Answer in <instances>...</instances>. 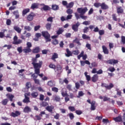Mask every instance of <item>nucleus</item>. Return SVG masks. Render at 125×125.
<instances>
[{
  "instance_id": "nucleus-1",
  "label": "nucleus",
  "mask_w": 125,
  "mask_h": 125,
  "mask_svg": "<svg viewBox=\"0 0 125 125\" xmlns=\"http://www.w3.org/2000/svg\"><path fill=\"white\" fill-rule=\"evenodd\" d=\"M26 47L23 49V51L24 53H29L32 51V50L31 49V47H32V43H31V42H27L26 43Z\"/></svg>"
},
{
  "instance_id": "nucleus-2",
  "label": "nucleus",
  "mask_w": 125,
  "mask_h": 125,
  "mask_svg": "<svg viewBox=\"0 0 125 125\" xmlns=\"http://www.w3.org/2000/svg\"><path fill=\"white\" fill-rule=\"evenodd\" d=\"M42 36L45 38L46 42H50L51 41V39H50V35L47 31H42Z\"/></svg>"
},
{
  "instance_id": "nucleus-3",
  "label": "nucleus",
  "mask_w": 125,
  "mask_h": 125,
  "mask_svg": "<svg viewBox=\"0 0 125 125\" xmlns=\"http://www.w3.org/2000/svg\"><path fill=\"white\" fill-rule=\"evenodd\" d=\"M23 42L22 40L18 39L17 36H14L13 38V44H20Z\"/></svg>"
},
{
  "instance_id": "nucleus-4",
  "label": "nucleus",
  "mask_w": 125,
  "mask_h": 125,
  "mask_svg": "<svg viewBox=\"0 0 125 125\" xmlns=\"http://www.w3.org/2000/svg\"><path fill=\"white\" fill-rule=\"evenodd\" d=\"M88 10L87 9V8L84 7L83 8H78L77 9V12H79L80 14V15H83L86 11H87Z\"/></svg>"
},
{
  "instance_id": "nucleus-5",
  "label": "nucleus",
  "mask_w": 125,
  "mask_h": 125,
  "mask_svg": "<svg viewBox=\"0 0 125 125\" xmlns=\"http://www.w3.org/2000/svg\"><path fill=\"white\" fill-rule=\"evenodd\" d=\"M81 25L80 22H78L76 24H73L72 26V29L74 32H78L79 30V26Z\"/></svg>"
},
{
  "instance_id": "nucleus-6",
  "label": "nucleus",
  "mask_w": 125,
  "mask_h": 125,
  "mask_svg": "<svg viewBox=\"0 0 125 125\" xmlns=\"http://www.w3.org/2000/svg\"><path fill=\"white\" fill-rule=\"evenodd\" d=\"M106 63H108V64H110L111 65L118 64L119 63V61L118 60L111 59L108 61H105Z\"/></svg>"
},
{
  "instance_id": "nucleus-7",
  "label": "nucleus",
  "mask_w": 125,
  "mask_h": 125,
  "mask_svg": "<svg viewBox=\"0 0 125 125\" xmlns=\"http://www.w3.org/2000/svg\"><path fill=\"white\" fill-rule=\"evenodd\" d=\"M33 67L34 69H40L42 68V62H40L39 63H33Z\"/></svg>"
},
{
  "instance_id": "nucleus-8",
  "label": "nucleus",
  "mask_w": 125,
  "mask_h": 125,
  "mask_svg": "<svg viewBox=\"0 0 125 125\" xmlns=\"http://www.w3.org/2000/svg\"><path fill=\"white\" fill-rule=\"evenodd\" d=\"M102 86H103V87H105V88H106L107 89H111V88L114 87V85L112 83H110L109 85L102 83Z\"/></svg>"
},
{
  "instance_id": "nucleus-9",
  "label": "nucleus",
  "mask_w": 125,
  "mask_h": 125,
  "mask_svg": "<svg viewBox=\"0 0 125 125\" xmlns=\"http://www.w3.org/2000/svg\"><path fill=\"white\" fill-rule=\"evenodd\" d=\"M53 100L56 102H60L61 98L59 96L55 95L53 96Z\"/></svg>"
},
{
  "instance_id": "nucleus-10",
  "label": "nucleus",
  "mask_w": 125,
  "mask_h": 125,
  "mask_svg": "<svg viewBox=\"0 0 125 125\" xmlns=\"http://www.w3.org/2000/svg\"><path fill=\"white\" fill-rule=\"evenodd\" d=\"M35 16V13H31V14H29L27 17V19L28 21H32L33 19H34V17Z\"/></svg>"
},
{
  "instance_id": "nucleus-11",
  "label": "nucleus",
  "mask_w": 125,
  "mask_h": 125,
  "mask_svg": "<svg viewBox=\"0 0 125 125\" xmlns=\"http://www.w3.org/2000/svg\"><path fill=\"white\" fill-rule=\"evenodd\" d=\"M66 54H65V55L66 57H70V56H72L73 55V53L69 49L67 48L66 49Z\"/></svg>"
},
{
  "instance_id": "nucleus-12",
  "label": "nucleus",
  "mask_w": 125,
  "mask_h": 125,
  "mask_svg": "<svg viewBox=\"0 0 125 125\" xmlns=\"http://www.w3.org/2000/svg\"><path fill=\"white\" fill-rule=\"evenodd\" d=\"M117 12L118 14H121L124 12V9L121 6L117 7Z\"/></svg>"
},
{
  "instance_id": "nucleus-13",
  "label": "nucleus",
  "mask_w": 125,
  "mask_h": 125,
  "mask_svg": "<svg viewBox=\"0 0 125 125\" xmlns=\"http://www.w3.org/2000/svg\"><path fill=\"white\" fill-rule=\"evenodd\" d=\"M20 112L18 111H16L15 113L12 112L11 114V117H13L14 118H15L16 117H18V116H20Z\"/></svg>"
},
{
  "instance_id": "nucleus-14",
  "label": "nucleus",
  "mask_w": 125,
  "mask_h": 125,
  "mask_svg": "<svg viewBox=\"0 0 125 125\" xmlns=\"http://www.w3.org/2000/svg\"><path fill=\"white\" fill-rule=\"evenodd\" d=\"M45 109L48 112H52V111H53V109H54V106H53V105H48L45 107Z\"/></svg>"
},
{
  "instance_id": "nucleus-15",
  "label": "nucleus",
  "mask_w": 125,
  "mask_h": 125,
  "mask_svg": "<svg viewBox=\"0 0 125 125\" xmlns=\"http://www.w3.org/2000/svg\"><path fill=\"white\" fill-rule=\"evenodd\" d=\"M95 108H96V106H95V101H93L91 104L90 109L92 111H94V110H95Z\"/></svg>"
},
{
  "instance_id": "nucleus-16",
  "label": "nucleus",
  "mask_w": 125,
  "mask_h": 125,
  "mask_svg": "<svg viewBox=\"0 0 125 125\" xmlns=\"http://www.w3.org/2000/svg\"><path fill=\"white\" fill-rule=\"evenodd\" d=\"M14 30L17 32L18 34H20L21 33V31H22V29L20 28V27H18V26H14Z\"/></svg>"
},
{
  "instance_id": "nucleus-17",
  "label": "nucleus",
  "mask_w": 125,
  "mask_h": 125,
  "mask_svg": "<svg viewBox=\"0 0 125 125\" xmlns=\"http://www.w3.org/2000/svg\"><path fill=\"white\" fill-rule=\"evenodd\" d=\"M101 7L102 9H104L105 10L106 9H108L109 8V6L107 5V4H105V3H103L101 4Z\"/></svg>"
},
{
  "instance_id": "nucleus-18",
  "label": "nucleus",
  "mask_w": 125,
  "mask_h": 125,
  "mask_svg": "<svg viewBox=\"0 0 125 125\" xmlns=\"http://www.w3.org/2000/svg\"><path fill=\"white\" fill-rule=\"evenodd\" d=\"M39 8V3H32L31 6V9H35L36 8Z\"/></svg>"
},
{
  "instance_id": "nucleus-19",
  "label": "nucleus",
  "mask_w": 125,
  "mask_h": 125,
  "mask_svg": "<svg viewBox=\"0 0 125 125\" xmlns=\"http://www.w3.org/2000/svg\"><path fill=\"white\" fill-rule=\"evenodd\" d=\"M31 108L28 106H25L23 109V112L24 113H29V112H31Z\"/></svg>"
},
{
  "instance_id": "nucleus-20",
  "label": "nucleus",
  "mask_w": 125,
  "mask_h": 125,
  "mask_svg": "<svg viewBox=\"0 0 125 125\" xmlns=\"http://www.w3.org/2000/svg\"><path fill=\"white\" fill-rule=\"evenodd\" d=\"M114 121H115L116 123L122 122V116H119L116 118H113Z\"/></svg>"
},
{
  "instance_id": "nucleus-21",
  "label": "nucleus",
  "mask_w": 125,
  "mask_h": 125,
  "mask_svg": "<svg viewBox=\"0 0 125 125\" xmlns=\"http://www.w3.org/2000/svg\"><path fill=\"white\" fill-rule=\"evenodd\" d=\"M98 80V75L97 74H95L92 77V81L93 82V83H95L96 82H97Z\"/></svg>"
},
{
  "instance_id": "nucleus-22",
  "label": "nucleus",
  "mask_w": 125,
  "mask_h": 125,
  "mask_svg": "<svg viewBox=\"0 0 125 125\" xmlns=\"http://www.w3.org/2000/svg\"><path fill=\"white\" fill-rule=\"evenodd\" d=\"M31 95L33 98H37L39 96V93L37 92H33L31 93Z\"/></svg>"
},
{
  "instance_id": "nucleus-23",
  "label": "nucleus",
  "mask_w": 125,
  "mask_h": 125,
  "mask_svg": "<svg viewBox=\"0 0 125 125\" xmlns=\"http://www.w3.org/2000/svg\"><path fill=\"white\" fill-rule=\"evenodd\" d=\"M103 49L104 54H108L109 51H108V49H107V47H106V46H103Z\"/></svg>"
},
{
  "instance_id": "nucleus-24",
  "label": "nucleus",
  "mask_w": 125,
  "mask_h": 125,
  "mask_svg": "<svg viewBox=\"0 0 125 125\" xmlns=\"http://www.w3.org/2000/svg\"><path fill=\"white\" fill-rule=\"evenodd\" d=\"M25 99H23L22 102L23 103H29L30 102V98L28 97H24Z\"/></svg>"
},
{
  "instance_id": "nucleus-25",
  "label": "nucleus",
  "mask_w": 125,
  "mask_h": 125,
  "mask_svg": "<svg viewBox=\"0 0 125 125\" xmlns=\"http://www.w3.org/2000/svg\"><path fill=\"white\" fill-rule=\"evenodd\" d=\"M47 85H49V86H55V84L54 83V82L52 81H50L48 82Z\"/></svg>"
},
{
  "instance_id": "nucleus-26",
  "label": "nucleus",
  "mask_w": 125,
  "mask_h": 125,
  "mask_svg": "<svg viewBox=\"0 0 125 125\" xmlns=\"http://www.w3.org/2000/svg\"><path fill=\"white\" fill-rule=\"evenodd\" d=\"M52 9H53V10H58V9H59V6L56 4L52 5Z\"/></svg>"
},
{
  "instance_id": "nucleus-27",
  "label": "nucleus",
  "mask_w": 125,
  "mask_h": 125,
  "mask_svg": "<svg viewBox=\"0 0 125 125\" xmlns=\"http://www.w3.org/2000/svg\"><path fill=\"white\" fill-rule=\"evenodd\" d=\"M57 71L58 72H57V74H60L61 73H62V67L60 65L57 67Z\"/></svg>"
},
{
  "instance_id": "nucleus-28",
  "label": "nucleus",
  "mask_w": 125,
  "mask_h": 125,
  "mask_svg": "<svg viewBox=\"0 0 125 125\" xmlns=\"http://www.w3.org/2000/svg\"><path fill=\"white\" fill-rule=\"evenodd\" d=\"M84 95V93H83V92L82 91H80L78 92V95L77 96V98H80V97H82V96H83Z\"/></svg>"
},
{
  "instance_id": "nucleus-29",
  "label": "nucleus",
  "mask_w": 125,
  "mask_h": 125,
  "mask_svg": "<svg viewBox=\"0 0 125 125\" xmlns=\"http://www.w3.org/2000/svg\"><path fill=\"white\" fill-rule=\"evenodd\" d=\"M13 13L15 16L16 19H18V18H19V12H18V11H15Z\"/></svg>"
},
{
  "instance_id": "nucleus-30",
  "label": "nucleus",
  "mask_w": 125,
  "mask_h": 125,
  "mask_svg": "<svg viewBox=\"0 0 125 125\" xmlns=\"http://www.w3.org/2000/svg\"><path fill=\"white\" fill-rule=\"evenodd\" d=\"M6 96L7 98L10 99V101H12L13 98H14V96L12 94H7Z\"/></svg>"
},
{
  "instance_id": "nucleus-31",
  "label": "nucleus",
  "mask_w": 125,
  "mask_h": 125,
  "mask_svg": "<svg viewBox=\"0 0 125 125\" xmlns=\"http://www.w3.org/2000/svg\"><path fill=\"white\" fill-rule=\"evenodd\" d=\"M33 53H39V52H40V47H36L33 49Z\"/></svg>"
},
{
  "instance_id": "nucleus-32",
  "label": "nucleus",
  "mask_w": 125,
  "mask_h": 125,
  "mask_svg": "<svg viewBox=\"0 0 125 125\" xmlns=\"http://www.w3.org/2000/svg\"><path fill=\"white\" fill-rule=\"evenodd\" d=\"M74 6V2H70L68 4L66 5L67 8H72Z\"/></svg>"
},
{
  "instance_id": "nucleus-33",
  "label": "nucleus",
  "mask_w": 125,
  "mask_h": 125,
  "mask_svg": "<svg viewBox=\"0 0 125 125\" xmlns=\"http://www.w3.org/2000/svg\"><path fill=\"white\" fill-rule=\"evenodd\" d=\"M61 94L63 97H65V96H69L68 93H67V91L64 92V91H62Z\"/></svg>"
},
{
  "instance_id": "nucleus-34",
  "label": "nucleus",
  "mask_w": 125,
  "mask_h": 125,
  "mask_svg": "<svg viewBox=\"0 0 125 125\" xmlns=\"http://www.w3.org/2000/svg\"><path fill=\"white\" fill-rule=\"evenodd\" d=\"M58 58V54L56 53H54V54L52 56V60H55V59Z\"/></svg>"
},
{
  "instance_id": "nucleus-35",
  "label": "nucleus",
  "mask_w": 125,
  "mask_h": 125,
  "mask_svg": "<svg viewBox=\"0 0 125 125\" xmlns=\"http://www.w3.org/2000/svg\"><path fill=\"white\" fill-rule=\"evenodd\" d=\"M24 30L27 31L28 32H30L32 30V27L30 26H25Z\"/></svg>"
},
{
  "instance_id": "nucleus-36",
  "label": "nucleus",
  "mask_w": 125,
  "mask_h": 125,
  "mask_svg": "<svg viewBox=\"0 0 125 125\" xmlns=\"http://www.w3.org/2000/svg\"><path fill=\"white\" fill-rule=\"evenodd\" d=\"M82 38L83 40H89L90 39V37L85 34H83L82 35Z\"/></svg>"
},
{
  "instance_id": "nucleus-37",
  "label": "nucleus",
  "mask_w": 125,
  "mask_h": 125,
  "mask_svg": "<svg viewBox=\"0 0 125 125\" xmlns=\"http://www.w3.org/2000/svg\"><path fill=\"white\" fill-rule=\"evenodd\" d=\"M30 12L29 9H25L23 10L22 11V15H26V13H28V12Z\"/></svg>"
},
{
  "instance_id": "nucleus-38",
  "label": "nucleus",
  "mask_w": 125,
  "mask_h": 125,
  "mask_svg": "<svg viewBox=\"0 0 125 125\" xmlns=\"http://www.w3.org/2000/svg\"><path fill=\"white\" fill-rule=\"evenodd\" d=\"M107 71H109V72H111V73H113V72H115V71H116V69H115L114 67H110L107 69Z\"/></svg>"
},
{
  "instance_id": "nucleus-39",
  "label": "nucleus",
  "mask_w": 125,
  "mask_h": 125,
  "mask_svg": "<svg viewBox=\"0 0 125 125\" xmlns=\"http://www.w3.org/2000/svg\"><path fill=\"white\" fill-rule=\"evenodd\" d=\"M89 68L90 69H92L93 67H97V63H96L95 62H93L91 63V66H89Z\"/></svg>"
},
{
  "instance_id": "nucleus-40",
  "label": "nucleus",
  "mask_w": 125,
  "mask_h": 125,
  "mask_svg": "<svg viewBox=\"0 0 125 125\" xmlns=\"http://www.w3.org/2000/svg\"><path fill=\"white\" fill-rule=\"evenodd\" d=\"M8 102V100L7 99H4L2 101L1 103L2 105H6Z\"/></svg>"
},
{
  "instance_id": "nucleus-41",
  "label": "nucleus",
  "mask_w": 125,
  "mask_h": 125,
  "mask_svg": "<svg viewBox=\"0 0 125 125\" xmlns=\"http://www.w3.org/2000/svg\"><path fill=\"white\" fill-rule=\"evenodd\" d=\"M45 27L46 28L47 30H50L51 28V24L49 23L46 24Z\"/></svg>"
},
{
  "instance_id": "nucleus-42",
  "label": "nucleus",
  "mask_w": 125,
  "mask_h": 125,
  "mask_svg": "<svg viewBox=\"0 0 125 125\" xmlns=\"http://www.w3.org/2000/svg\"><path fill=\"white\" fill-rule=\"evenodd\" d=\"M67 116H69L70 120H73L74 118H75V116H74V114L70 113L67 115Z\"/></svg>"
},
{
  "instance_id": "nucleus-43",
  "label": "nucleus",
  "mask_w": 125,
  "mask_h": 125,
  "mask_svg": "<svg viewBox=\"0 0 125 125\" xmlns=\"http://www.w3.org/2000/svg\"><path fill=\"white\" fill-rule=\"evenodd\" d=\"M79 53H80L79 50L72 51V54H74V55H78Z\"/></svg>"
},
{
  "instance_id": "nucleus-44",
  "label": "nucleus",
  "mask_w": 125,
  "mask_h": 125,
  "mask_svg": "<svg viewBox=\"0 0 125 125\" xmlns=\"http://www.w3.org/2000/svg\"><path fill=\"white\" fill-rule=\"evenodd\" d=\"M99 34L100 36H103V35L105 34V31H104V30H99Z\"/></svg>"
},
{
  "instance_id": "nucleus-45",
  "label": "nucleus",
  "mask_w": 125,
  "mask_h": 125,
  "mask_svg": "<svg viewBox=\"0 0 125 125\" xmlns=\"http://www.w3.org/2000/svg\"><path fill=\"white\" fill-rule=\"evenodd\" d=\"M84 53V52H83V51H82L81 54L78 56V59H81V57H83V56Z\"/></svg>"
},
{
  "instance_id": "nucleus-46",
  "label": "nucleus",
  "mask_w": 125,
  "mask_h": 125,
  "mask_svg": "<svg viewBox=\"0 0 125 125\" xmlns=\"http://www.w3.org/2000/svg\"><path fill=\"white\" fill-rule=\"evenodd\" d=\"M47 21L48 22H51V23H52L53 22V18L52 17H49L47 19Z\"/></svg>"
},
{
  "instance_id": "nucleus-47",
  "label": "nucleus",
  "mask_w": 125,
  "mask_h": 125,
  "mask_svg": "<svg viewBox=\"0 0 125 125\" xmlns=\"http://www.w3.org/2000/svg\"><path fill=\"white\" fill-rule=\"evenodd\" d=\"M81 86V85H80V83L79 82H76L75 83V87L77 89H79Z\"/></svg>"
},
{
  "instance_id": "nucleus-48",
  "label": "nucleus",
  "mask_w": 125,
  "mask_h": 125,
  "mask_svg": "<svg viewBox=\"0 0 125 125\" xmlns=\"http://www.w3.org/2000/svg\"><path fill=\"white\" fill-rule=\"evenodd\" d=\"M68 109L71 112H74V111H76V109L75 108V107H74V106H69Z\"/></svg>"
},
{
  "instance_id": "nucleus-49",
  "label": "nucleus",
  "mask_w": 125,
  "mask_h": 125,
  "mask_svg": "<svg viewBox=\"0 0 125 125\" xmlns=\"http://www.w3.org/2000/svg\"><path fill=\"white\" fill-rule=\"evenodd\" d=\"M121 42L123 44H125V37L124 36H121Z\"/></svg>"
},
{
  "instance_id": "nucleus-50",
  "label": "nucleus",
  "mask_w": 125,
  "mask_h": 125,
  "mask_svg": "<svg viewBox=\"0 0 125 125\" xmlns=\"http://www.w3.org/2000/svg\"><path fill=\"white\" fill-rule=\"evenodd\" d=\"M41 29V25H37L34 27V31H37Z\"/></svg>"
},
{
  "instance_id": "nucleus-51",
  "label": "nucleus",
  "mask_w": 125,
  "mask_h": 125,
  "mask_svg": "<svg viewBox=\"0 0 125 125\" xmlns=\"http://www.w3.org/2000/svg\"><path fill=\"white\" fill-rule=\"evenodd\" d=\"M22 46L18 47L17 48V51L19 53H22Z\"/></svg>"
},
{
  "instance_id": "nucleus-52",
  "label": "nucleus",
  "mask_w": 125,
  "mask_h": 125,
  "mask_svg": "<svg viewBox=\"0 0 125 125\" xmlns=\"http://www.w3.org/2000/svg\"><path fill=\"white\" fill-rule=\"evenodd\" d=\"M42 107H46V106H48V103H47L45 102H43L42 104Z\"/></svg>"
},
{
  "instance_id": "nucleus-53",
  "label": "nucleus",
  "mask_w": 125,
  "mask_h": 125,
  "mask_svg": "<svg viewBox=\"0 0 125 125\" xmlns=\"http://www.w3.org/2000/svg\"><path fill=\"white\" fill-rule=\"evenodd\" d=\"M66 13H67V14H72V13H73V10L71 9H68L66 10Z\"/></svg>"
},
{
  "instance_id": "nucleus-54",
  "label": "nucleus",
  "mask_w": 125,
  "mask_h": 125,
  "mask_svg": "<svg viewBox=\"0 0 125 125\" xmlns=\"http://www.w3.org/2000/svg\"><path fill=\"white\" fill-rule=\"evenodd\" d=\"M52 43L53 44H55V45L58 44V40L56 39H53Z\"/></svg>"
},
{
  "instance_id": "nucleus-55",
  "label": "nucleus",
  "mask_w": 125,
  "mask_h": 125,
  "mask_svg": "<svg viewBox=\"0 0 125 125\" xmlns=\"http://www.w3.org/2000/svg\"><path fill=\"white\" fill-rule=\"evenodd\" d=\"M109 47L110 50L112 49V48H114V43H111V42L109 43Z\"/></svg>"
},
{
  "instance_id": "nucleus-56",
  "label": "nucleus",
  "mask_w": 125,
  "mask_h": 125,
  "mask_svg": "<svg viewBox=\"0 0 125 125\" xmlns=\"http://www.w3.org/2000/svg\"><path fill=\"white\" fill-rule=\"evenodd\" d=\"M94 6L95 7H99V6H101V3H95L94 4Z\"/></svg>"
},
{
  "instance_id": "nucleus-57",
  "label": "nucleus",
  "mask_w": 125,
  "mask_h": 125,
  "mask_svg": "<svg viewBox=\"0 0 125 125\" xmlns=\"http://www.w3.org/2000/svg\"><path fill=\"white\" fill-rule=\"evenodd\" d=\"M6 24L8 26H10V25H11V20L7 19L6 20Z\"/></svg>"
},
{
  "instance_id": "nucleus-58",
  "label": "nucleus",
  "mask_w": 125,
  "mask_h": 125,
  "mask_svg": "<svg viewBox=\"0 0 125 125\" xmlns=\"http://www.w3.org/2000/svg\"><path fill=\"white\" fill-rule=\"evenodd\" d=\"M83 25H85V26H87V25H89L90 24V21H85L83 23Z\"/></svg>"
},
{
  "instance_id": "nucleus-59",
  "label": "nucleus",
  "mask_w": 125,
  "mask_h": 125,
  "mask_svg": "<svg viewBox=\"0 0 125 125\" xmlns=\"http://www.w3.org/2000/svg\"><path fill=\"white\" fill-rule=\"evenodd\" d=\"M52 91H54V92H57L58 91V88L54 87L52 88Z\"/></svg>"
},
{
  "instance_id": "nucleus-60",
  "label": "nucleus",
  "mask_w": 125,
  "mask_h": 125,
  "mask_svg": "<svg viewBox=\"0 0 125 125\" xmlns=\"http://www.w3.org/2000/svg\"><path fill=\"white\" fill-rule=\"evenodd\" d=\"M112 16V19L114 21H118V19H117V16H116V14H113Z\"/></svg>"
},
{
  "instance_id": "nucleus-61",
  "label": "nucleus",
  "mask_w": 125,
  "mask_h": 125,
  "mask_svg": "<svg viewBox=\"0 0 125 125\" xmlns=\"http://www.w3.org/2000/svg\"><path fill=\"white\" fill-rule=\"evenodd\" d=\"M43 10L46 11V10H49V7L47 5H44L43 7Z\"/></svg>"
},
{
  "instance_id": "nucleus-62",
  "label": "nucleus",
  "mask_w": 125,
  "mask_h": 125,
  "mask_svg": "<svg viewBox=\"0 0 125 125\" xmlns=\"http://www.w3.org/2000/svg\"><path fill=\"white\" fill-rule=\"evenodd\" d=\"M35 74L39 75L40 74V68H34Z\"/></svg>"
},
{
  "instance_id": "nucleus-63",
  "label": "nucleus",
  "mask_w": 125,
  "mask_h": 125,
  "mask_svg": "<svg viewBox=\"0 0 125 125\" xmlns=\"http://www.w3.org/2000/svg\"><path fill=\"white\" fill-rule=\"evenodd\" d=\"M103 123H104V124H108L109 120L107 119H103Z\"/></svg>"
},
{
  "instance_id": "nucleus-64",
  "label": "nucleus",
  "mask_w": 125,
  "mask_h": 125,
  "mask_svg": "<svg viewBox=\"0 0 125 125\" xmlns=\"http://www.w3.org/2000/svg\"><path fill=\"white\" fill-rule=\"evenodd\" d=\"M83 33H87V32H88V27H85L83 29Z\"/></svg>"
}]
</instances>
